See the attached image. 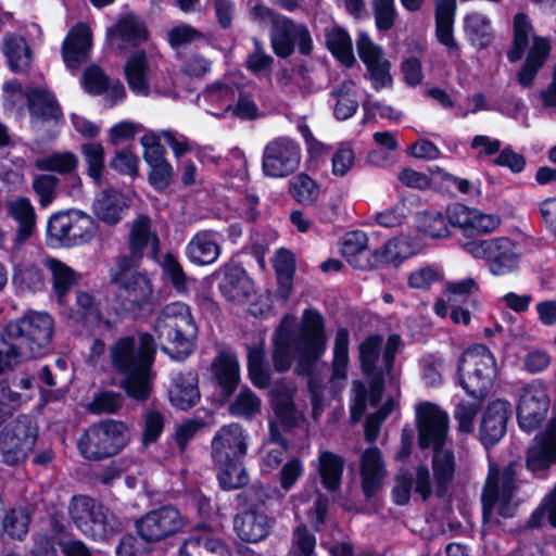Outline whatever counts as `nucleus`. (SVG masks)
<instances>
[{
  "instance_id": "obj_22",
  "label": "nucleus",
  "mask_w": 556,
  "mask_h": 556,
  "mask_svg": "<svg viewBox=\"0 0 556 556\" xmlns=\"http://www.w3.org/2000/svg\"><path fill=\"white\" fill-rule=\"evenodd\" d=\"M356 45L359 58L367 67L372 87L376 90L389 87L392 83L390 63L383 56L381 48L375 45L366 34H359Z\"/></svg>"
},
{
  "instance_id": "obj_36",
  "label": "nucleus",
  "mask_w": 556,
  "mask_h": 556,
  "mask_svg": "<svg viewBox=\"0 0 556 556\" xmlns=\"http://www.w3.org/2000/svg\"><path fill=\"white\" fill-rule=\"evenodd\" d=\"M146 248H150L152 258L156 260L160 252L159 237L151 229L150 218L140 216L132 223L129 233V249L135 257H140Z\"/></svg>"
},
{
  "instance_id": "obj_25",
  "label": "nucleus",
  "mask_w": 556,
  "mask_h": 556,
  "mask_svg": "<svg viewBox=\"0 0 556 556\" xmlns=\"http://www.w3.org/2000/svg\"><path fill=\"white\" fill-rule=\"evenodd\" d=\"M510 415L511 404L507 400L496 399L488 404L480 425V439L485 446L503 438Z\"/></svg>"
},
{
  "instance_id": "obj_8",
  "label": "nucleus",
  "mask_w": 556,
  "mask_h": 556,
  "mask_svg": "<svg viewBox=\"0 0 556 556\" xmlns=\"http://www.w3.org/2000/svg\"><path fill=\"white\" fill-rule=\"evenodd\" d=\"M496 375L495 357L485 345H472L462 354L458 362L459 382L471 397H484Z\"/></svg>"
},
{
  "instance_id": "obj_28",
  "label": "nucleus",
  "mask_w": 556,
  "mask_h": 556,
  "mask_svg": "<svg viewBox=\"0 0 556 556\" xmlns=\"http://www.w3.org/2000/svg\"><path fill=\"white\" fill-rule=\"evenodd\" d=\"M185 253L194 265H211L220 254V236L213 230H201L191 237Z\"/></svg>"
},
{
  "instance_id": "obj_32",
  "label": "nucleus",
  "mask_w": 556,
  "mask_h": 556,
  "mask_svg": "<svg viewBox=\"0 0 556 556\" xmlns=\"http://www.w3.org/2000/svg\"><path fill=\"white\" fill-rule=\"evenodd\" d=\"M219 290L231 302L242 303L253 291V282L238 265H228L223 270Z\"/></svg>"
},
{
  "instance_id": "obj_19",
  "label": "nucleus",
  "mask_w": 556,
  "mask_h": 556,
  "mask_svg": "<svg viewBox=\"0 0 556 556\" xmlns=\"http://www.w3.org/2000/svg\"><path fill=\"white\" fill-rule=\"evenodd\" d=\"M447 218L453 227L466 235L488 233L496 230L502 219L496 214H488L473 207L454 203L446 208Z\"/></svg>"
},
{
  "instance_id": "obj_64",
  "label": "nucleus",
  "mask_w": 556,
  "mask_h": 556,
  "mask_svg": "<svg viewBox=\"0 0 556 556\" xmlns=\"http://www.w3.org/2000/svg\"><path fill=\"white\" fill-rule=\"evenodd\" d=\"M442 278L443 273L438 266H424L408 275L407 285L412 289L427 290Z\"/></svg>"
},
{
  "instance_id": "obj_20",
  "label": "nucleus",
  "mask_w": 556,
  "mask_h": 556,
  "mask_svg": "<svg viewBox=\"0 0 556 556\" xmlns=\"http://www.w3.org/2000/svg\"><path fill=\"white\" fill-rule=\"evenodd\" d=\"M248 450V434L238 424L222 427L212 441V455L215 463L242 460Z\"/></svg>"
},
{
  "instance_id": "obj_33",
  "label": "nucleus",
  "mask_w": 556,
  "mask_h": 556,
  "mask_svg": "<svg viewBox=\"0 0 556 556\" xmlns=\"http://www.w3.org/2000/svg\"><path fill=\"white\" fill-rule=\"evenodd\" d=\"M27 100L35 127L43 122H58L62 117L59 103L48 89L43 87L29 89Z\"/></svg>"
},
{
  "instance_id": "obj_48",
  "label": "nucleus",
  "mask_w": 556,
  "mask_h": 556,
  "mask_svg": "<svg viewBox=\"0 0 556 556\" xmlns=\"http://www.w3.org/2000/svg\"><path fill=\"white\" fill-rule=\"evenodd\" d=\"M331 96L336 98L333 114L338 119L344 121L355 114L358 102L356 99L355 83L353 80H343L332 90Z\"/></svg>"
},
{
  "instance_id": "obj_61",
  "label": "nucleus",
  "mask_w": 556,
  "mask_h": 556,
  "mask_svg": "<svg viewBox=\"0 0 556 556\" xmlns=\"http://www.w3.org/2000/svg\"><path fill=\"white\" fill-rule=\"evenodd\" d=\"M229 410L233 416L252 418L261 412V400L250 389H243L231 403Z\"/></svg>"
},
{
  "instance_id": "obj_62",
  "label": "nucleus",
  "mask_w": 556,
  "mask_h": 556,
  "mask_svg": "<svg viewBox=\"0 0 556 556\" xmlns=\"http://www.w3.org/2000/svg\"><path fill=\"white\" fill-rule=\"evenodd\" d=\"M13 282L23 291H38L43 288L45 279L37 266L23 265L15 269Z\"/></svg>"
},
{
  "instance_id": "obj_60",
  "label": "nucleus",
  "mask_w": 556,
  "mask_h": 556,
  "mask_svg": "<svg viewBox=\"0 0 556 556\" xmlns=\"http://www.w3.org/2000/svg\"><path fill=\"white\" fill-rule=\"evenodd\" d=\"M450 220L439 212L424 213L419 219V229L430 238L442 239L450 236Z\"/></svg>"
},
{
  "instance_id": "obj_39",
  "label": "nucleus",
  "mask_w": 556,
  "mask_h": 556,
  "mask_svg": "<svg viewBox=\"0 0 556 556\" xmlns=\"http://www.w3.org/2000/svg\"><path fill=\"white\" fill-rule=\"evenodd\" d=\"M200 399L197 377L188 372L178 375L169 389V401L179 409H188L197 404Z\"/></svg>"
},
{
  "instance_id": "obj_54",
  "label": "nucleus",
  "mask_w": 556,
  "mask_h": 556,
  "mask_svg": "<svg viewBox=\"0 0 556 556\" xmlns=\"http://www.w3.org/2000/svg\"><path fill=\"white\" fill-rule=\"evenodd\" d=\"M291 197L302 205L313 204L319 197V185L308 175L301 173L289 180Z\"/></svg>"
},
{
  "instance_id": "obj_26",
  "label": "nucleus",
  "mask_w": 556,
  "mask_h": 556,
  "mask_svg": "<svg viewBox=\"0 0 556 556\" xmlns=\"http://www.w3.org/2000/svg\"><path fill=\"white\" fill-rule=\"evenodd\" d=\"M148 31L144 23L135 14H126L108 31L110 46L118 51L146 41Z\"/></svg>"
},
{
  "instance_id": "obj_13",
  "label": "nucleus",
  "mask_w": 556,
  "mask_h": 556,
  "mask_svg": "<svg viewBox=\"0 0 556 556\" xmlns=\"http://www.w3.org/2000/svg\"><path fill=\"white\" fill-rule=\"evenodd\" d=\"M518 464L510 463L501 475L491 468L483 494V513L490 515L493 510L502 517H511L516 507L514 493L517 489L516 473Z\"/></svg>"
},
{
  "instance_id": "obj_46",
  "label": "nucleus",
  "mask_w": 556,
  "mask_h": 556,
  "mask_svg": "<svg viewBox=\"0 0 556 556\" xmlns=\"http://www.w3.org/2000/svg\"><path fill=\"white\" fill-rule=\"evenodd\" d=\"M46 266L52 275L55 298L60 304H64L67 293L77 281V276L70 266L56 258H48Z\"/></svg>"
},
{
  "instance_id": "obj_53",
  "label": "nucleus",
  "mask_w": 556,
  "mask_h": 556,
  "mask_svg": "<svg viewBox=\"0 0 556 556\" xmlns=\"http://www.w3.org/2000/svg\"><path fill=\"white\" fill-rule=\"evenodd\" d=\"M274 267L278 279V293L287 299L291 292L293 274L295 270V258L293 253L286 249L277 251Z\"/></svg>"
},
{
  "instance_id": "obj_41",
  "label": "nucleus",
  "mask_w": 556,
  "mask_h": 556,
  "mask_svg": "<svg viewBox=\"0 0 556 556\" xmlns=\"http://www.w3.org/2000/svg\"><path fill=\"white\" fill-rule=\"evenodd\" d=\"M1 51L13 72L22 73L29 68L31 60L30 50L23 37L7 35L2 40Z\"/></svg>"
},
{
  "instance_id": "obj_15",
  "label": "nucleus",
  "mask_w": 556,
  "mask_h": 556,
  "mask_svg": "<svg viewBox=\"0 0 556 556\" xmlns=\"http://www.w3.org/2000/svg\"><path fill=\"white\" fill-rule=\"evenodd\" d=\"M548 387L541 380L523 386L518 393L517 420L525 432H532L545 420L549 410Z\"/></svg>"
},
{
  "instance_id": "obj_17",
  "label": "nucleus",
  "mask_w": 556,
  "mask_h": 556,
  "mask_svg": "<svg viewBox=\"0 0 556 556\" xmlns=\"http://www.w3.org/2000/svg\"><path fill=\"white\" fill-rule=\"evenodd\" d=\"M270 42L274 52L279 58L290 56L295 43L299 51L305 55L309 54L313 49V40L307 27L302 24H295L282 15L274 20Z\"/></svg>"
},
{
  "instance_id": "obj_6",
  "label": "nucleus",
  "mask_w": 556,
  "mask_h": 556,
  "mask_svg": "<svg viewBox=\"0 0 556 556\" xmlns=\"http://www.w3.org/2000/svg\"><path fill=\"white\" fill-rule=\"evenodd\" d=\"M530 39L532 43L526 63L518 73V83L522 87L532 85L538 71L543 66L548 56L551 46L546 38L533 35L532 26L525 14H517L514 18V45L507 53L510 62L521 59L529 47Z\"/></svg>"
},
{
  "instance_id": "obj_23",
  "label": "nucleus",
  "mask_w": 556,
  "mask_h": 556,
  "mask_svg": "<svg viewBox=\"0 0 556 556\" xmlns=\"http://www.w3.org/2000/svg\"><path fill=\"white\" fill-rule=\"evenodd\" d=\"M381 343V337L371 336L359 345V357L363 371L368 376H378L370 384L369 400L371 405H376L378 403L382 391V383L389 380L382 358L379 357Z\"/></svg>"
},
{
  "instance_id": "obj_50",
  "label": "nucleus",
  "mask_w": 556,
  "mask_h": 556,
  "mask_svg": "<svg viewBox=\"0 0 556 556\" xmlns=\"http://www.w3.org/2000/svg\"><path fill=\"white\" fill-rule=\"evenodd\" d=\"M349 363V331L341 328L336 333L332 359L331 384L333 388L340 386L346 379Z\"/></svg>"
},
{
  "instance_id": "obj_57",
  "label": "nucleus",
  "mask_w": 556,
  "mask_h": 556,
  "mask_svg": "<svg viewBox=\"0 0 556 556\" xmlns=\"http://www.w3.org/2000/svg\"><path fill=\"white\" fill-rule=\"evenodd\" d=\"M483 397L459 401L454 410V418L457 421L459 432L468 434L475 429V421L480 412Z\"/></svg>"
},
{
  "instance_id": "obj_14",
  "label": "nucleus",
  "mask_w": 556,
  "mask_h": 556,
  "mask_svg": "<svg viewBox=\"0 0 556 556\" xmlns=\"http://www.w3.org/2000/svg\"><path fill=\"white\" fill-rule=\"evenodd\" d=\"M38 427L28 416H21L8 424L0 435V451L3 462L16 465L34 450Z\"/></svg>"
},
{
  "instance_id": "obj_52",
  "label": "nucleus",
  "mask_w": 556,
  "mask_h": 556,
  "mask_svg": "<svg viewBox=\"0 0 556 556\" xmlns=\"http://www.w3.org/2000/svg\"><path fill=\"white\" fill-rule=\"evenodd\" d=\"M326 45L333 56L342 64L350 66L354 62L352 40L349 34L340 27H331L326 30Z\"/></svg>"
},
{
  "instance_id": "obj_47",
  "label": "nucleus",
  "mask_w": 556,
  "mask_h": 556,
  "mask_svg": "<svg viewBox=\"0 0 556 556\" xmlns=\"http://www.w3.org/2000/svg\"><path fill=\"white\" fill-rule=\"evenodd\" d=\"M215 376L227 394H230L239 381V362L232 353L222 352L213 364Z\"/></svg>"
},
{
  "instance_id": "obj_49",
  "label": "nucleus",
  "mask_w": 556,
  "mask_h": 556,
  "mask_svg": "<svg viewBox=\"0 0 556 556\" xmlns=\"http://www.w3.org/2000/svg\"><path fill=\"white\" fill-rule=\"evenodd\" d=\"M478 290V282L473 278L467 277L458 281L446 282L443 293L444 295H448L450 302H454L455 304L456 302H463L468 307L479 311L481 304L479 300L475 298Z\"/></svg>"
},
{
  "instance_id": "obj_59",
  "label": "nucleus",
  "mask_w": 556,
  "mask_h": 556,
  "mask_svg": "<svg viewBox=\"0 0 556 556\" xmlns=\"http://www.w3.org/2000/svg\"><path fill=\"white\" fill-rule=\"evenodd\" d=\"M81 154L87 164V174L97 184L101 182L104 170V149L99 142H88L81 146Z\"/></svg>"
},
{
  "instance_id": "obj_7",
  "label": "nucleus",
  "mask_w": 556,
  "mask_h": 556,
  "mask_svg": "<svg viewBox=\"0 0 556 556\" xmlns=\"http://www.w3.org/2000/svg\"><path fill=\"white\" fill-rule=\"evenodd\" d=\"M465 252L485 263L493 276H506L519 269L522 245L509 237L472 240L462 244Z\"/></svg>"
},
{
  "instance_id": "obj_51",
  "label": "nucleus",
  "mask_w": 556,
  "mask_h": 556,
  "mask_svg": "<svg viewBox=\"0 0 556 556\" xmlns=\"http://www.w3.org/2000/svg\"><path fill=\"white\" fill-rule=\"evenodd\" d=\"M265 351L263 341L248 348V369L252 383L261 389L269 386L270 370L264 363Z\"/></svg>"
},
{
  "instance_id": "obj_38",
  "label": "nucleus",
  "mask_w": 556,
  "mask_h": 556,
  "mask_svg": "<svg viewBox=\"0 0 556 556\" xmlns=\"http://www.w3.org/2000/svg\"><path fill=\"white\" fill-rule=\"evenodd\" d=\"M127 207L126 198L118 191L105 190L93 203L97 217L108 225L117 224Z\"/></svg>"
},
{
  "instance_id": "obj_34",
  "label": "nucleus",
  "mask_w": 556,
  "mask_h": 556,
  "mask_svg": "<svg viewBox=\"0 0 556 556\" xmlns=\"http://www.w3.org/2000/svg\"><path fill=\"white\" fill-rule=\"evenodd\" d=\"M270 526L268 516L255 510L238 514L233 521L238 536L249 543L264 540L269 533Z\"/></svg>"
},
{
  "instance_id": "obj_29",
  "label": "nucleus",
  "mask_w": 556,
  "mask_h": 556,
  "mask_svg": "<svg viewBox=\"0 0 556 556\" xmlns=\"http://www.w3.org/2000/svg\"><path fill=\"white\" fill-rule=\"evenodd\" d=\"M456 0H439L435 10V36L452 59L460 56L459 43L453 35Z\"/></svg>"
},
{
  "instance_id": "obj_37",
  "label": "nucleus",
  "mask_w": 556,
  "mask_h": 556,
  "mask_svg": "<svg viewBox=\"0 0 556 556\" xmlns=\"http://www.w3.org/2000/svg\"><path fill=\"white\" fill-rule=\"evenodd\" d=\"M368 237L361 230L348 232L341 245L343 257L357 269H370V253L367 252Z\"/></svg>"
},
{
  "instance_id": "obj_63",
  "label": "nucleus",
  "mask_w": 556,
  "mask_h": 556,
  "mask_svg": "<svg viewBox=\"0 0 556 556\" xmlns=\"http://www.w3.org/2000/svg\"><path fill=\"white\" fill-rule=\"evenodd\" d=\"M399 409V402L395 396L387 400L384 405L379 412L367 417L365 422V437L370 443L375 442L378 438L380 426L383 420Z\"/></svg>"
},
{
  "instance_id": "obj_55",
  "label": "nucleus",
  "mask_w": 556,
  "mask_h": 556,
  "mask_svg": "<svg viewBox=\"0 0 556 556\" xmlns=\"http://www.w3.org/2000/svg\"><path fill=\"white\" fill-rule=\"evenodd\" d=\"M287 450V442L278 433L274 422L269 424V440L264 444L262 455L263 470L275 469L282 460Z\"/></svg>"
},
{
  "instance_id": "obj_9",
  "label": "nucleus",
  "mask_w": 556,
  "mask_h": 556,
  "mask_svg": "<svg viewBox=\"0 0 556 556\" xmlns=\"http://www.w3.org/2000/svg\"><path fill=\"white\" fill-rule=\"evenodd\" d=\"M68 511L77 529L94 541H108L121 530V522L114 515L91 497H73Z\"/></svg>"
},
{
  "instance_id": "obj_21",
  "label": "nucleus",
  "mask_w": 556,
  "mask_h": 556,
  "mask_svg": "<svg viewBox=\"0 0 556 556\" xmlns=\"http://www.w3.org/2000/svg\"><path fill=\"white\" fill-rule=\"evenodd\" d=\"M418 253L417 244L407 236L399 235L370 252V269L399 268Z\"/></svg>"
},
{
  "instance_id": "obj_2",
  "label": "nucleus",
  "mask_w": 556,
  "mask_h": 556,
  "mask_svg": "<svg viewBox=\"0 0 556 556\" xmlns=\"http://www.w3.org/2000/svg\"><path fill=\"white\" fill-rule=\"evenodd\" d=\"M293 324L292 317H285L276 330L273 362L275 369L280 372L290 368L293 356L301 364H309L321 357L326 351L324 320L319 313L305 311L296 334L293 333Z\"/></svg>"
},
{
  "instance_id": "obj_58",
  "label": "nucleus",
  "mask_w": 556,
  "mask_h": 556,
  "mask_svg": "<svg viewBox=\"0 0 556 556\" xmlns=\"http://www.w3.org/2000/svg\"><path fill=\"white\" fill-rule=\"evenodd\" d=\"M78 164L77 156L72 152L52 153L37 159L35 166L43 172H56L67 174L76 169Z\"/></svg>"
},
{
  "instance_id": "obj_3",
  "label": "nucleus",
  "mask_w": 556,
  "mask_h": 556,
  "mask_svg": "<svg viewBox=\"0 0 556 556\" xmlns=\"http://www.w3.org/2000/svg\"><path fill=\"white\" fill-rule=\"evenodd\" d=\"M415 414L419 445L421 448H433L434 479L440 489H445L453 480L455 471L454 454L451 451L441 450L448 434V415L430 402L416 405Z\"/></svg>"
},
{
  "instance_id": "obj_42",
  "label": "nucleus",
  "mask_w": 556,
  "mask_h": 556,
  "mask_svg": "<svg viewBox=\"0 0 556 556\" xmlns=\"http://www.w3.org/2000/svg\"><path fill=\"white\" fill-rule=\"evenodd\" d=\"M149 66L143 52L131 55L125 64V75L131 91L138 96H149Z\"/></svg>"
},
{
  "instance_id": "obj_10",
  "label": "nucleus",
  "mask_w": 556,
  "mask_h": 556,
  "mask_svg": "<svg viewBox=\"0 0 556 556\" xmlns=\"http://www.w3.org/2000/svg\"><path fill=\"white\" fill-rule=\"evenodd\" d=\"M97 232L98 224L90 215L78 210L60 212L48 220L47 243L52 248L83 245Z\"/></svg>"
},
{
  "instance_id": "obj_45",
  "label": "nucleus",
  "mask_w": 556,
  "mask_h": 556,
  "mask_svg": "<svg viewBox=\"0 0 556 556\" xmlns=\"http://www.w3.org/2000/svg\"><path fill=\"white\" fill-rule=\"evenodd\" d=\"M154 261L161 267L163 279L169 281L178 294L186 295L189 292V278L185 274L178 257L174 253L167 252L160 257L156 255Z\"/></svg>"
},
{
  "instance_id": "obj_4",
  "label": "nucleus",
  "mask_w": 556,
  "mask_h": 556,
  "mask_svg": "<svg viewBox=\"0 0 556 556\" xmlns=\"http://www.w3.org/2000/svg\"><path fill=\"white\" fill-rule=\"evenodd\" d=\"M53 333L49 314L30 312L10 321L2 331V341L10 346L14 363L43 355Z\"/></svg>"
},
{
  "instance_id": "obj_11",
  "label": "nucleus",
  "mask_w": 556,
  "mask_h": 556,
  "mask_svg": "<svg viewBox=\"0 0 556 556\" xmlns=\"http://www.w3.org/2000/svg\"><path fill=\"white\" fill-rule=\"evenodd\" d=\"M127 426L105 420L90 426L77 442L79 454L88 460H101L118 454L128 443Z\"/></svg>"
},
{
  "instance_id": "obj_18",
  "label": "nucleus",
  "mask_w": 556,
  "mask_h": 556,
  "mask_svg": "<svg viewBox=\"0 0 556 556\" xmlns=\"http://www.w3.org/2000/svg\"><path fill=\"white\" fill-rule=\"evenodd\" d=\"M184 526L180 513L172 506L151 510L137 521L138 533L147 542H160L175 535Z\"/></svg>"
},
{
  "instance_id": "obj_30",
  "label": "nucleus",
  "mask_w": 556,
  "mask_h": 556,
  "mask_svg": "<svg viewBox=\"0 0 556 556\" xmlns=\"http://www.w3.org/2000/svg\"><path fill=\"white\" fill-rule=\"evenodd\" d=\"M387 475V467L380 450L368 447L361 456L362 486L366 497H371L381 486Z\"/></svg>"
},
{
  "instance_id": "obj_1",
  "label": "nucleus",
  "mask_w": 556,
  "mask_h": 556,
  "mask_svg": "<svg viewBox=\"0 0 556 556\" xmlns=\"http://www.w3.org/2000/svg\"><path fill=\"white\" fill-rule=\"evenodd\" d=\"M155 352L154 338L148 332L121 338L112 345V364L115 370L124 376L122 388L129 397L137 401H146L149 397Z\"/></svg>"
},
{
  "instance_id": "obj_24",
  "label": "nucleus",
  "mask_w": 556,
  "mask_h": 556,
  "mask_svg": "<svg viewBox=\"0 0 556 556\" xmlns=\"http://www.w3.org/2000/svg\"><path fill=\"white\" fill-rule=\"evenodd\" d=\"M92 31L85 23L73 26L62 43V58L67 68L77 70L90 58Z\"/></svg>"
},
{
  "instance_id": "obj_27",
  "label": "nucleus",
  "mask_w": 556,
  "mask_h": 556,
  "mask_svg": "<svg viewBox=\"0 0 556 556\" xmlns=\"http://www.w3.org/2000/svg\"><path fill=\"white\" fill-rule=\"evenodd\" d=\"M8 215L17 224L14 235V248L20 249L33 235L36 228L37 215L30 200L16 197L5 204Z\"/></svg>"
},
{
  "instance_id": "obj_35",
  "label": "nucleus",
  "mask_w": 556,
  "mask_h": 556,
  "mask_svg": "<svg viewBox=\"0 0 556 556\" xmlns=\"http://www.w3.org/2000/svg\"><path fill=\"white\" fill-rule=\"evenodd\" d=\"M236 94V84L227 78L210 85L200 99L212 108L207 110L210 114L222 117L232 109Z\"/></svg>"
},
{
  "instance_id": "obj_16",
  "label": "nucleus",
  "mask_w": 556,
  "mask_h": 556,
  "mask_svg": "<svg viewBox=\"0 0 556 556\" xmlns=\"http://www.w3.org/2000/svg\"><path fill=\"white\" fill-rule=\"evenodd\" d=\"M301 159V147L295 140L289 137L274 138L263 150V174L270 178H285L299 168Z\"/></svg>"
},
{
  "instance_id": "obj_56",
  "label": "nucleus",
  "mask_w": 556,
  "mask_h": 556,
  "mask_svg": "<svg viewBox=\"0 0 556 556\" xmlns=\"http://www.w3.org/2000/svg\"><path fill=\"white\" fill-rule=\"evenodd\" d=\"M215 464L218 468L217 478L223 489H239L248 482V473L243 468L241 460Z\"/></svg>"
},
{
  "instance_id": "obj_43",
  "label": "nucleus",
  "mask_w": 556,
  "mask_h": 556,
  "mask_svg": "<svg viewBox=\"0 0 556 556\" xmlns=\"http://www.w3.org/2000/svg\"><path fill=\"white\" fill-rule=\"evenodd\" d=\"M344 460L341 456L329 452L320 451L318 455L317 470L324 488L328 491L339 489L342 480Z\"/></svg>"
},
{
  "instance_id": "obj_40",
  "label": "nucleus",
  "mask_w": 556,
  "mask_h": 556,
  "mask_svg": "<svg viewBox=\"0 0 556 556\" xmlns=\"http://www.w3.org/2000/svg\"><path fill=\"white\" fill-rule=\"evenodd\" d=\"M463 28L466 39L476 48H485L493 39L491 21L482 13L471 12L466 14Z\"/></svg>"
},
{
  "instance_id": "obj_44",
  "label": "nucleus",
  "mask_w": 556,
  "mask_h": 556,
  "mask_svg": "<svg viewBox=\"0 0 556 556\" xmlns=\"http://www.w3.org/2000/svg\"><path fill=\"white\" fill-rule=\"evenodd\" d=\"M292 392L293 389L291 387L285 390L275 387L270 391L273 409L280 422L288 428L298 426L300 420H302V414L293 406Z\"/></svg>"
},
{
  "instance_id": "obj_31",
  "label": "nucleus",
  "mask_w": 556,
  "mask_h": 556,
  "mask_svg": "<svg viewBox=\"0 0 556 556\" xmlns=\"http://www.w3.org/2000/svg\"><path fill=\"white\" fill-rule=\"evenodd\" d=\"M178 556H232V554L219 538L202 531L190 535L182 543Z\"/></svg>"
},
{
  "instance_id": "obj_5",
  "label": "nucleus",
  "mask_w": 556,
  "mask_h": 556,
  "mask_svg": "<svg viewBox=\"0 0 556 556\" xmlns=\"http://www.w3.org/2000/svg\"><path fill=\"white\" fill-rule=\"evenodd\" d=\"M153 330L161 344L163 341L173 344L180 356H187L192 352L198 334L190 307L182 302L165 305L157 314Z\"/></svg>"
},
{
  "instance_id": "obj_12",
  "label": "nucleus",
  "mask_w": 556,
  "mask_h": 556,
  "mask_svg": "<svg viewBox=\"0 0 556 556\" xmlns=\"http://www.w3.org/2000/svg\"><path fill=\"white\" fill-rule=\"evenodd\" d=\"M111 277L119 289L118 296L122 300L123 311L136 314L151 304L153 295L151 278L146 273L130 269L127 258L117 262Z\"/></svg>"
}]
</instances>
